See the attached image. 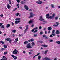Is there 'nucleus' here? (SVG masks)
Instances as JSON below:
<instances>
[{
    "mask_svg": "<svg viewBox=\"0 0 60 60\" xmlns=\"http://www.w3.org/2000/svg\"><path fill=\"white\" fill-rule=\"evenodd\" d=\"M30 15L28 17L29 18H32L34 16H35V15L33 14V13L32 12H30Z\"/></svg>",
    "mask_w": 60,
    "mask_h": 60,
    "instance_id": "nucleus-1",
    "label": "nucleus"
},
{
    "mask_svg": "<svg viewBox=\"0 0 60 60\" xmlns=\"http://www.w3.org/2000/svg\"><path fill=\"white\" fill-rule=\"evenodd\" d=\"M26 47L28 49H29V48H32V47L31 46V44L30 43L28 44L26 46Z\"/></svg>",
    "mask_w": 60,
    "mask_h": 60,
    "instance_id": "nucleus-2",
    "label": "nucleus"
},
{
    "mask_svg": "<svg viewBox=\"0 0 60 60\" xmlns=\"http://www.w3.org/2000/svg\"><path fill=\"white\" fill-rule=\"evenodd\" d=\"M43 60H57V59L55 58L54 60H51L50 59L47 57H45L43 59Z\"/></svg>",
    "mask_w": 60,
    "mask_h": 60,
    "instance_id": "nucleus-3",
    "label": "nucleus"
},
{
    "mask_svg": "<svg viewBox=\"0 0 60 60\" xmlns=\"http://www.w3.org/2000/svg\"><path fill=\"white\" fill-rule=\"evenodd\" d=\"M39 20H40V21H42L44 20V19H43V18H42V16H41L39 17Z\"/></svg>",
    "mask_w": 60,
    "mask_h": 60,
    "instance_id": "nucleus-4",
    "label": "nucleus"
},
{
    "mask_svg": "<svg viewBox=\"0 0 60 60\" xmlns=\"http://www.w3.org/2000/svg\"><path fill=\"white\" fill-rule=\"evenodd\" d=\"M24 7L26 10H28V7L27 5H25L24 6Z\"/></svg>",
    "mask_w": 60,
    "mask_h": 60,
    "instance_id": "nucleus-5",
    "label": "nucleus"
},
{
    "mask_svg": "<svg viewBox=\"0 0 60 60\" xmlns=\"http://www.w3.org/2000/svg\"><path fill=\"white\" fill-rule=\"evenodd\" d=\"M36 3L38 4H41L42 3V2L41 1H37Z\"/></svg>",
    "mask_w": 60,
    "mask_h": 60,
    "instance_id": "nucleus-6",
    "label": "nucleus"
},
{
    "mask_svg": "<svg viewBox=\"0 0 60 60\" xmlns=\"http://www.w3.org/2000/svg\"><path fill=\"white\" fill-rule=\"evenodd\" d=\"M34 40L33 38L31 39L30 40H28V41L29 42H33V41H34Z\"/></svg>",
    "mask_w": 60,
    "mask_h": 60,
    "instance_id": "nucleus-7",
    "label": "nucleus"
},
{
    "mask_svg": "<svg viewBox=\"0 0 60 60\" xmlns=\"http://www.w3.org/2000/svg\"><path fill=\"white\" fill-rule=\"evenodd\" d=\"M20 22V21H15V24H18V23H19Z\"/></svg>",
    "mask_w": 60,
    "mask_h": 60,
    "instance_id": "nucleus-8",
    "label": "nucleus"
},
{
    "mask_svg": "<svg viewBox=\"0 0 60 60\" xmlns=\"http://www.w3.org/2000/svg\"><path fill=\"white\" fill-rule=\"evenodd\" d=\"M46 18H47V19H49V14H46Z\"/></svg>",
    "mask_w": 60,
    "mask_h": 60,
    "instance_id": "nucleus-9",
    "label": "nucleus"
},
{
    "mask_svg": "<svg viewBox=\"0 0 60 60\" xmlns=\"http://www.w3.org/2000/svg\"><path fill=\"white\" fill-rule=\"evenodd\" d=\"M42 46L43 47H44V48H47V47H48V45H42Z\"/></svg>",
    "mask_w": 60,
    "mask_h": 60,
    "instance_id": "nucleus-10",
    "label": "nucleus"
},
{
    "mask_svg": "<svg viewBox=\"0 0 60 60\" xmlns=\"http://www.w3.org/2000/svg\"><path fill=\"white\" fill-rule=\"evenodd\" d=\"M5 40L8 41H11V39H10V38H6L5 39Z\"/></svg>",
    "mask_w": 60,
    "mask_h": 60,
    "instance_id": "nucleus-11",
    "label": "nucleus"
},
{
    "mask_svg": "<svg viewBox=\"0 0 60 60\" xmlns=\"http://www.w3.org/2000/svg\"><path fill=\"white\" fill-rule=\"evenodd\" d=\"M7 7L8 9H9L11 8V6H10V5L9 4H8Z\"/></svg>",
    "mask_w": 60,
    "mask_h": 60,
    "instance_id": "nucleus-12",
    "label": "nucleus"
},
{
    "mask_svg": "<svg viewBox=\"0 0 60 60\" xmlns=\"http://www.w3.org/2000/svg\"><path fill=\"white\" fill-rule=\"evenodd\" d=\"M27 29H28V27H26V29L24 31V34H25L26 32V31H27Z\"/></svg>",
    "mask_w": 60,
    "mask_h": 60,
    "instance_id": "nucleus-13",
    "label": "nucleus"
},
{
    "mask_svg": "<svg viewBox=\"0 0 60 60\" xmlns=\"http://www.w3.org/2000/svg\"><path fill=\"white\" fill-rule=\"evenodd\" d=\"M31 44L32 45V47H34V45H35V43L34 42H33L31 43Z\"/></svg>",
    "mask_w": 60,
    "mask_h": 60,
    "instance_id": "nucleus-14",
    "label": "nucleus"
},
{
    "mask_svg": "<svg viewBox=\"0 0 60 60\" xmlns=\"http://www.w3.org/2000/svg\"><path fill=\"white\" fill-rule=\"evenodd\" d=\"M51 6L52 8H54L55 7V5L54 4H51Z\"/></svg>",
    "mask_w": 60,
    "mask_h": 60,
    "instance_id": "nucleus-15",
    "label": "nucleus"
},
{
    "mask_svg": "<svg viewBox=\"0 0 60 60\" xmlns=\"http://www.w3.org/2000/svg\"><path fill=\"white\" fill-rule=\"evenodd\" d=\"M15 20H20V18H17L15 19Z\"/></svg>",
    "mask_w": 60,
    "mask_h": 60,
    "instance_id": "nucleus-16",
    "label": "nucleus"
},
{
    "mask_svg": "<svg viewBox=\"0 0 60 60\" xmlns=\"http://www.w3.org/2000/svg\"><path fill=\"white\" fill-rule=\"evenodd\" d=\"M56 34H59V33H60V32L59 30H57L56 31Z\"/></svg>",
    "mask_w": 60,
    "mask_h": 60,
    "instance_id": "nucleus-17",
    "label": "nucleus"
},
{
    "mask_svg": "<svg viewBox=\"0 0 60 60\" xmlns=\"http://www.w3.org/2000/svg\"><path fill=\"white\" fill-rule=\"evenodd\" d=\"M56 43L58 44H60V41H57L56 42Z\"/></svg>",
    "mask_w": 60,
    "mask_h": 60,
    "instance_id": "nucleus-18",
    "label": "nucleus"
},
{
    "mask_svg": "<svg viewBox=\"0 0 60 60\" xmlns=\"http://www.w3.org/2000/svg\"><path fill=\"white\" fill-rule=\"evenodd\" d=\"M10 26V24H8L7 25L6 27L7 28H8Z\"/></svg>",
    "mask_w": 60,
    "mask_h": 60,
    "instance_id": "nucleus-19",
    "label": "nucleus"
},
{
    "mask_svg": "<svg viewBox=\"0 0 60 60\" xmlns=\"http://www.w3.org/2000/svg\"><path fill=\"white\" fill-rule=\"evenodd\" d=\"M48 52V50H46L45 51L44 53L45 54H46L47 53V52Z\"/></svg>",
    "mask_w": 60,
    "mask_h": 60,
    "instance_id": "nucleus-20",
    "label": "nucleus"
},
{
    "mask_svg": "<svg viewBox=\"0 0 60 60\" xmlns=\"http://www.w3.org/2000/svg\"><path fill=\"white\" fill-rule=\"evenodd\" d=\"M41 58V56H39L38 57V59H39V60H40Z\"/></svg>",
    "mask_w": 60,
    "mask_h": 60,
    "instance_id": "nucleus-21",
    "label": "nucleus"
},
{
    "mask_svg": "<svg viewBox=\"0 0 60 60\" xmlns=\"http://www.w3.org/2000/svg\"><path fill=\"white\" fill-rule=\"evenodd\" d=\"M3 58L4 59V60H7V58L6 57H5V56H4L3 57Z\"/></svg>",
    "mask_w": 60,
    "mask_h": 60,
    "instance_id": "nucleus-22",
    "label": "nucleus"
},
{
    "mask_svg": "<svg viewBox=\"0 0 60 60\" xmlns=\"http://www.w3.org/2000/svg\"><path fill=\"white\" fill-rule=\"evenodd\" d=\"M11 56L12 57H13V58L15 60V56L13 55H12Z\"/></svg>",
    "mask_w": 60,
    "mask_h": 60,
    "instance_id": "nucleus-23",
    "label": "nucleus"
},
{
    "mask_svg": "<svg viewBox=\"0 0 60 60\" xmlns=\"http://www.w3.org/2000/svg\"><path fill=\"white\" fill-rule=\"evenodd\" d=\"M37 34H35L33 36L34 37H37Z\"/></svg>",
    "mask_w": 60,
    "mask_h": 60,
    "instance_id": "nucleus-24",
    "label": "nucleus"
},
{
    "mask_svg": "<svg viewBox=\"0 0 60 60\" xmlns=\"http://www.w3.org/2000/svg\"><path fill=\"white\" fill-rule=\"evenodd\" d=\"M48 30H51V29H52V28H51V27H48Z\"/></svg>",
    "mask_w": 60,
    "mask_h": 60,
    "instance_id": "nucleus-25",
    "label": "nucleus"
},
{
    "mask_svg": "<svg viewBox=\"0 0 60 60\" xmlns=\"http://www.w3.org/2000/svg\"><path fill=\"white\" fill-rule=\"evenodd\" d=\"M0 43H1L3 44H4V42L2 41H0Z\"/></svg>",
    "mask_w": 60,
    "mask_h": 60,
    "instance_id": "nucleus-26",
    "label": "nucleus"
},
{
    "mask_svg": "<svg viewBox=\"0 0 60 60\" xmlns=\"http://www.w3.org/2000/svg\"><path fill=\"white\" fill-rule=\"evenodd\" d=\"M24 44H27L28 43V41H25L24 42Z\"/></svg>",
    "mask_w": 60,
    "mask_h": 60,
    "instance_id": "nucleus-27",
    "label": "nucleus"
},
{
    "mask_svg": "<svg viewBox=\"0 0 60 60\" xmlns=\"http://www.w3.org/2000/svg\"><path fill=\"white\" fill-rule=\"evenodd\" d=\"M18 52V51L16 50V49H15V54H17Z\"/></svg>",
    "mask_w": 60,
    "mask_h": 60,
    "instance_id": "nucleus-28",
    "label": "nucleus"
},
{
    "mask_svg": "<svg viewBox=\"0 0 60 60\" xmlns=\"http://www.w3.org/2000/svg\"><path fill=\"white\" fill-rule=\"evenodd\" d=\"M19 40V39H18V38H17L16 39H15V42H17V41H18V40Z\"/></svg>",
    "mask_w": 60,
    "mask_h": 60,
    "instance_id": "nucleus-29",
    "label": "nucleus"
},
{
    "mask_svg": "<svg viewBox=\"0 0 60 60\" xmlns=\"http://www.w3.org/2000/svg\"><path fill=\"white\" fill-rule=\"evenodd\" d=\"M33 22V21L32 20H30L29 22V24H30V23H31Z\"/></svg>",
    "mask_w": 60,
    "mask_h": 60,
    "instance_id": "nucleus-30",
    "label": "nucleus"
},
{
    "mask_svg": "<svg viewBox=\"0 0 60 60\" xmlns=\"http://www.w3.org/2000/svg\"><path fill=\"white\" fill-rule=\"evenodd\" d=\"M49 41L50 42H53V40H49Z\"/></svg>",
    "mask_w": 60,
    "mask_h": 60,
    "instance_id": "nucleus-31",
    "label": "nucleus"
},
{
    "mask_svg": "<svg viewBox=\"0 0 60 60\" xmlns=\"http://www.w3.org/2000/svg\"><path fill=\"white\" fill-rule=\"evenodd\" d=\"M4 47L5 48H7V46L6 45H4Z\"/></svg>",
    "mask_w": 60,
    "mask_h": 60,
    "instance_id": "nucleus-32",
    "label": "nucleus"
},
{
    "mask_svg": "<svg viewBox=\"0 0 60 60\" xmlns=\"http://www.w3.org/2000/svg\"><path fill=\"white\" fill-rule=\"evenodd\" d=\"M25 2H24V1H21L20 2V3H21V4H25Z\"/></svg>",
    "mask_w": 60,
    "mask_h": 60,
    "instance_id": "nucleus-33",
    "label": "nucleus"
},
{
    "mask_svg": "<svg viewBox=\"0 0 60 60\" xmlns=\"http://www.w3.org/2000/svg\"><path fill=\"white\" fill-rule=\"evenodd\" d=\"M7 54V52H4V55H6Z\"/></svg>",
    "mask_w": 60,
    "mask_h": 60,
    "instance_id": "nucleus-34",
    "label": "nucleus"
},
{
    "mask_svg": "<svg viewBox=\"0 0 60 60\" xmlns=\"http://www.w3.org/2000/svg\"><path fill=\"white\" fill-rule=\"evenodd\" d=\"M13 53L14 54H15V50L13 52Z\"/></svg>",
    "mask_w": 60,
    "mask_h": 60,
    "instance_id": "nucleus-35",
    "label": "nucleus"
},
{
    "mask_svg": "<svg viewBox=\"0 0 60 60\" xmlns=\"http://www.w3.org/2000/svg\"><path fill=\"white\" fill-rule=\"evenodd\" d=\"M35 30V29L34 28L32 29V30L31 31L32 32H34V30Z\"/></svg>",
    "mask_w": 60,
    "mask_h": 60,
    "instance_id": "nucleus-36",
    "label": "nucleus"
},
{
    "mask_svg": "<svg viewBox=\"0 0 60 60\" xmlns=\"http://www.w3.org/2000/svg\"><path fill=\"white\" fill-rule=\"evenodd\" d=\"M17 16H19V13H16V14H15Z\"/></svg>",
    "mask_w": 60,
    "mask_h": 60,
    "instance_id": "nucleus-37",
    "label": "nucleus"
},
{
    "mask_svg": "<svg viewBox=\"0 0 60 60\" xmlns=\"http://www.w3.org/2000/svg\"><path fill=\"white\" fill-rule=\"evenodd\" d=\"M12 32H13V33H15V30H14L12 31Z\"/></svg>",
    "mask_w": 60,
    "mask_h": 60,
    "instance_id": "nucleus-38",
    "label": "nucleus"
},
{
    "mask_svg": "<svg viewBox=\"0 0 60 60\" xmlns=\"http://www.w3.org/2000/svg\"><path fill=\"white\" fill-rule=\"evenodd\" d=\"M39 29H41L42 28V27L41 26H40L39 27Z\"/></svg>",
    "mask_w": 60,
    "mask_h": 60,
    "instance_id": "nucleus-39",
    "label": "nucleus"
},
{
    "mask_svg": "<svg viewBox=\"0 0 60 60\" xmlns=\"http://www.w3.org/2000/svg\"><path fill=\"white\" fill-rule=\"evenodd\" d=\"M32 53V52H30L29 53V55H31Z\"/></svg>",
    "mask_w": 60,
    "mask_h": 60,
    "instance_id": "nucleus-40",
    "label": "nucleus"
},
{
    "mask_svg": "<svg viewBox=\"0 0 60 60\" xmlns=\"http://www.w3.org/2000/svg\"><path fill=\"white\" fill-rule=\"evenodd\" d=\"M38 31V30H35V31H34V33H36V32H37V31Z\"/></svg>",
    "mask_w": 60,
    "mask_h": 60,
    "instance_id": "nucleus-41",
    "label": "nucleus"
},
{
    "mask_svg": "<svg viewBox=\"0 0 60 60\" xmlns=\"http://www.w3.org/2000/svg\"><path fill=\"white\" fill-rule=\"evenodd\" d=\"M53 17L52 16H49L48 19H50V18H53Z\"/></svg>",
    "mask_w": 60,
    "mask_h": 60,
    "instance_id": "nucleus-42",
    "label": "nucleus"
},
{
    "mask_svg": "<svg viewBox=\"0 0 60 60\" xmlns=\"http://www.w3.org/2000/svg\"><path fill=\"white\" fill-rule=\"evenodd\" d=\"M51 35H53V36H55L56 35L54 34H52Z\"/></svg>",
    "mask_w": 60,
    "mask_h": 60,
    "instance_id": "nucleus-43",
    "label": "nucleus"
},
{
    "mask_svg": "<svg viewBox=\"0 0 60 60\" xmlns=\"http://www.w3.org/2000/svg\"><path fill=\"white\" fill-rule=\"evenodd\" d=\"M16 1H17V2L18 3H19L20 2V0H16Z\"/></svg>",
    "mask_w": 60,
    "mask_h": 60,
    "instance_id": "nucleus-44",
    "label": "nucleus"
},
{
    "mask_svg": "<svg viewBox=\"0 0 60 60\" xmlns=\"http://www.w3.org/2000/svg\"><path fill=\"white\" fill-rule=\"evenodd\" d=\"M1 50H5V49H4V48H2L1 49Z\"/></svg>",
    "mask_w": 60,
    "mask_h": 60,
    "instance_id": "nucleus-45",
    "label": "nucleus"
},
{
    "mask_svg": "<svg viewBox=\"0 0 60 60\" xmlns=\"http://www.w3.org/2000/svg\"><path fill=\"white\" fill-rule=\"evenodd\" d=\"M46 29H47V28H44V29L43 30L44 31H45V30H46Z\"/></svg>",
    "mask_w": 60,
    "mask_h": 60,
    "instance_id": "nucleus-46",
    "label": "nucleus"
},
{
    "mask_svg": "<svg viewBox=\"0 0 60 60\" xmlns=\"http://www.w3.org/2000/svg\"><path fill=\"white\" fill-rule=\"evenodd\" d=\"M9 3L10 4H11V1L9 0Z\"/></svg>",
    "mask_w": 60,
    "mask_h": 60,
    "instance_id": "nucleus-47",
    "label": "nucleus"
},
{
    "mask_svg": "<svg viewBox=\"0 0 60 60\" xmlns=\"http://www.w3.org/2000/svg\"><path fill=\"white\" fill-rule=\"evenodd\" d=\"M29 51H30V52H33V50H30Z\"/></svg>",
    "mask_w": 60,
    "mask_h": 60,
    "instance_id": "nucleus-48",
    "label": "nucleus"
},
{
    "mask_svg": "<svg viewBox=\"0 0 60 60\" xmlns=\"http://www.w3.org/2000/svg\"><path fill=\"white\" fill-rule=\"evenodd\" d=\"M55 19L56 20H57V19H58V17H56L55 18Z\"/></svg>",
    "mask_w": 60,
    "mask_h": 60,
    "instance_id": "nucleus-49",
    "label": "nucleus"
},
{
    "mask_svg": "<svg viewBox=\"0 0 60 60\" xmlns=\"http://www.w3.org/2000/svg\"><path fill=\"white\" fill-rule=\"evenodd\" d=\"M35 30L38 29V28L37 27H36L35 28H34Z\"/></svg>",
    "mask_w": 60,
    "mask_h": 60,
    "instance_id": "nucleus-50",
    "label": "nucleus"
},
{
    "mask_svg": "<svg viewBox=\"0 0 60 60\" xmlns=\"http://www.w3.org/2000/svg\"><path fill=\"white\" fill-rule=\"evenodd\" d=\"M1 17H3V14H2L0 15Z\"/></svg>",
    "mask_w": 60,
    "mask_h": 60,
    "instance_id": "nucleus-51",
    "label": "nucleus"
},
{
    "mask_svg": "<svg viewBox=\"0 0 60 60\" xmlns=\"http://www.w3.org/2000/svg\"><path fill=\"white\" fill-rule=\"evenodd\" d=\"M42 34V32H41L40 33V35H41Z\"/></svg>",
    "mask_w": 60,
    "mask_h": 60,
    "instance_id": "nucleus-52",
    "label": "nucleus"
},
{
    "mask_svg": "<svg viewBox=\"0 0 60 60\" xmlns=\"http://www.w3.org/2000/svg\"><path fill=\"white\" fill-rule=\"evenodd\" d=\"M43 36V37H46V35H44Z\"/></svg>",
    "mask_w": 60,
    "mask_h": 60,
    "instance_id": "nucleus-53",
    "label": "nucleus"
},
{
    "mask_svg": "<svg viewBox=\"0 0 60 60\" xmlns=\"http://www.w3.org/2000/svg\"><path fill=\"white\" fill-rule=\"evenodd\" d=\"M11 23L12 26H13V25H14V23H13V22H12Z\"/></svg>",
    "mask_w": 60,
    "mask_h": 60,
    "instance_id": "nucleus-54",
    "label": "nucleus"
},
{
    "mask_svg": "<svg viewBox=\"0 0 60 60\" xmlns=\"http://www.w3.org/2000/svg\"><path fill=\"white\" fill-rule=\"evenodd\" d=\"M54 16H55V14H53V15H52V17L53 18H54Z\"/></svg>",
    "mask_w": 60,
    "mask_h": 60,
    "instance_id": "nucleus-55",
    "label": "nucleus"
},
{
    "mask_svg": "<svg viewBox=\"0 0 60 60\" xmlns=\"http://www.w3.org/2000/svg\"><path fill=\"white\" fill-rule=\"evenodd\" d=\"M53 26H57L58 25H54Z\"/></svg>",
    "mask_w": 60,
    "mask_h": 60,
    "instance_id": "nucleus-56",
    "label": "nucleus"
},
{
    "mask_svg": "<svg viewBox=\"0 0 60 60\" xmlns=\"http://www.w3.org/2000/svg\"><path fill=\"white\" fill-rule=\"evenodd\" d=\"M40 53H38L37 55H36V56H38V55H40Z\"/></svg>",
    "mask_w": 60,
    "mask_h": 60,
    "instance_id": "nucleus-57",
    "label": "nucleus"
},
{
    "mask_svg": "<svg viewBox=\"0 0 60 60\" xmlns=\"http://www.w3.org/2000/svg\"><path fill=\"white\" fill-rule=\"evenodd\" d=\"M48 8H49V7H47L45 8V9H47Z\"/></svg>",
    "mask_w": 60,
    "mask_h": 60,
    "instance_id": "nucleus-58",
    "label": "nucleus"
},
{
    "mask_svg": "<svg viewBox=\"0 0 60 60\" xmlns=\"http://www.w3.org/2000/svg\"><path fill=\"white\" fill-rule=\"evenodd\" d=\"M25 53L26 52H25V51H23V53L24 54H25Z\"/></svg>",
    "mask_w": 60,
    "mask_h": 60,
    "instance_id": "nucleus-59",
    "label": "nucleus"
},
{
    "mask_svg": "<svg viewBox=\"0 0 60 60\" xmlns=\"http://www.w3.org/2000/svg\"><path fill=\"white\" fill-rule=\"evenodd\" d=\"M39 42H40V43H42L43 42L42 41H39Z\"/></svg>",
    "mask_w": 60,
    "mask_h": 60,
    "instance_id": "nucleus-60",
    "label": "nucleus"
},
{
    "mask_svg": "<svg viewBox=\"0 0 60 60\" xmlns=\"http://www.w3.org/2000/svg\"><path fill=\"white\" fill-rule=\"evenodd\" d=\"M55 31L54 30H53V31H52V33L53 34L54 33V32H55Z\"/></svg>",
    "mask_w": 60,
    "mask_h": 60,
    "instance_id": "nucleus-61",
    "label": "nucleus"
},
{
    "mask_svg": "<svg viewBox=\"0 0 60 60\" xmlns=\"http://www.w3.org/2000/svg\"><path fill=\"white\" fill-rule=\"evenodd\" d=\"M56 24H57V25H59V23L58 22H56Z\"/></svg>",
    "mask_w": 60,
    "mask_h": 60,
    "instance_id": "nucleus-62",
    "label": "nucleus"
},
{
    "mask_svg": "<svg viewBox=\"0 0 60 60\" xmlns=\"http://www.w3.org/2000/svg\"><path fill=\"white\" fill-rule=\"evenodd\" d=\"M50 37H53V36L52 35H50Z\"/></svg>",
    "mask_w": 60,
    "mask_h": 60,
    "instance_id": "nucleus-63",
    "label": "nucleus"
},
{
    "mask_svg": "<svg viewBox=\"0 0 60 60\" xmlns=\"http://www.w3.org/2000/svg\"><path fill=\"white\" fill-rule=\"evenodd\" d=\"M3 24H2L1 23H0V26H1Z\"/></svg>",
    "mask_w": 60,
    "mask_h": 60,
    "instance_id": "nucleus-64",
    "label": "nucleus"
}]
</instances>
